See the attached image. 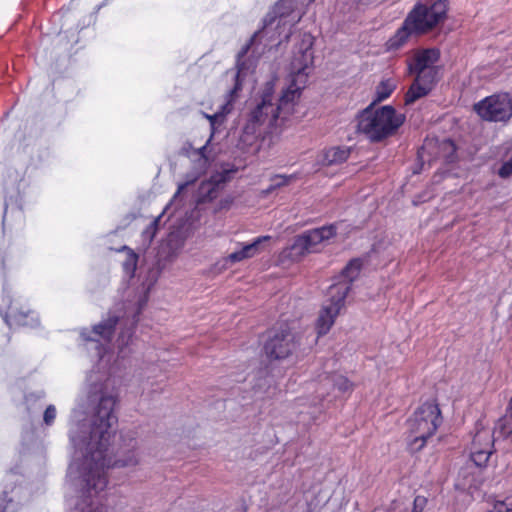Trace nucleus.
<instances>
[{
  "label": "nucleus",
  "instance_id": "obj_13",
  "mask_svg": "<svg viewBox=\"0 0 512 512\" xmlns=\"http://www.w3.org/2000/svg\"><path fill=\"white\" fill-rule=\"evenodd\" d=\"M270 238V236H260L254 239V241L249 244L238 243L240 248L224 257L222 260L219 261L218 264L221 265L222 269H227L236 263L252 258L255 255L259 254L260 245L263 242L270 240Z\"/></svg>",
  "mask_w": 512,
  "mask_h": 512
},
{
  "label": "nucleus",
  "instance_id": "obj_21",
  "mask_svg": "<svg viewBox=\"0 0 512 512\" xmlns=\"http://www.w3.org/2000/svg\"><path fill=\"white\" fill-rule=\"evenodd\" d=\"M307 254L310 253L308 252V248L304 242L302 234H300L295 237L293 243L290 246L283 249L280 254V259L282 262L286 260L291 262H298Z\"/></svg>",
  "mask_w": 512,
  "mask_h": 512
},
{
  "label": "nucleus",
  "instance_id": "obj_3",
  "mask_svg": "<svg viewBox=\"0 0 512 512\" xmlns=\"http://www.w3.org/2000/svg\"><path fill=\"white\" fill-rule=\"evenodd\" d=\"M149 288L133 300L116 304L107 318L95 324L91 329L82 328L80 337L84 349L99 361L101 368H106L112 359V340L116 327L121 331L117 338L118 356L125 358L131 354L130 345L133 343V331L138 317L148 300Z\"/></svg>",
  "mask_w": 512,
  "mask_h": 512
},
{
  "label": "nucleus",
  "instance_id": "obj_26",
  "mask_svg": "<svg viewBox=\"0 0 512 512\" xmlns=\"http://www.w3.org/2000/svg\"><path fill=\"white\" fill-rule=\"evenodd\" d=\"M294 177L285 175H275L271 178L272 188H280L287 185Z\"/></svg>",
  "mask_w": 512,
  "mask_h": 512
},
{
  "label": "nucleus",
  "instance_id": "obj_4",
  "mask_svg": "<svg viewBox=\"0 0 512 512\" xmlns=\"http://www.w3.org/2000/svg\"><path fill=\"white\" fill-rule=\"evenodd\" d=\"M304 14L305 11L299 7V0H279L275 4L272 11L264 18L262 29L255 32L250 41L238 53L236 82L233 89L229 91L226 102L213 115H205L209 119L212 129L216 124H221L226 115L231 112L236 93L241 89L242 78L255 66L254 60L246 58L249 50L253 49V54L262 52L267 45L274 41V30H277L280 36L287 29L285 39H288L291 28L301 20Z\"/></svg>",
  "mask_w": 512,
  "mask_h": 512
},
{
  "label": "nucleus",
  "instance_id": "obj_1",
  "mask_svg": "<svg viewBox=\"0 0 512 512\" xmlns=\"http://www.w3.org/2000/svg\"><path fill=\"white\" fill-rule=\"evenodd\" d=\"M89 400L94 404L92 414L85 417L79 407L74 409L69 430L74 451L67 477L81 488V499L72 512H103L98 497L107 487V470L131 469L141 463L139 441L131 433L122 437L118 457L112 461L109 456L110 440L118 421V391L112 380L92 383Z\"/></svg>",
  "mask_w": 512,
  "mask_h": 512
},
{
  "label": "nucleus",
  "instance_id": "obj_6",
  "mask_svg": "<svg viewBox=\"0 0 512 512\" xmlns=\"http://www.w3.org/2000/svg\"><path fill=\"white\" fill-rule=\"evenodd\" d=\"M442 424L438 404L425 402L406 420V439L408 449L413 452L422 450Z\"/></svg>",
  "mask_w": 512,
  "mask_h": 512
},
{
  "label": "nucleus",
  "instance_id": "obj_31",
  "mask_svg": "<svg viewBox=\"0 0 512 512\" xmlns=\"http://www.w3.org/2000/svg\"><path fill=\"white\" fill-rule=\"evenodd\" d=\"M31 395L26 397V401L28 402L30 400Z\"/></svg>",
  "mask_w": 512,
  "mask_h": 512
},
{
  "label": "nucleus",
  "instance_id": "obj_16",
  "mask_svg": "<svg viewBox=\"0 0 512 512\" xmlns=\"http://www.w3.org/2000/svg\"><path fill=\"white\" fill-rule=\"evenodd\" d=\"M227 180V173H216L210 179L203 181L197 193V203L212 201L217 198Z\"/></svg>",
  "mask_w": 512,
  "mask_h": 512
},
{
  "label": "nucleus",
  "instance_id": "obj_28",
  "mask_svg": "<svg viewBox=\"0 0 512 512\" xmlns=\"http://www.w3.org/2000/svg\"><path fill=\"white\" fill-rule=\"evenodd\" d=\"M498 175L501 178H508L512 176V158L502 164L498 170Z\"/></svg>",
  "mask_w": 512,
  "mask_h": 512
},
{
  "label": "nucleus",
  "instance_id": "obj_29",
  "mask_svg": "<svg viewBox=\"0 0 512 512\" xmlns=\"http://www.w3.org/2000/svg\"><path fill=\"white\" fill-rule=\"evenodd\" d=\"M427 504V500L423 496H416L413 501L412 512H422Z\"/></svg>",
  "mask_w": 512,
  "mask_h": 512
},
{
  "label": "nucleus",
  "instance_id": "obj_9",
  "mask_svg": "<svg viewBox=\"0 0 512 512\" xmlns=\"http://www.w3.org/2000/svg\"><path fill=\"white\" fill-rule=\"evenodd\" d=\"M298 345L296 334L285 326L271 331L264 344V352L269 359L281 360L293 354Z\"/></svg>",
  "mask_w": 512,
  "mask_h": 512
},
{
  "label": "nucleus",
  "instance_id": "obj_7",
  "mask_svg": "<svg viewBox=\"0 0 512 512\" xmlns=\"http://www.w3.org/2000/svg\"><path fill=\"white\" fill-rule=\"evenodd\" d=\"M348 286L331 285L328 289V298L324 302L318 319L316 331L318 336L326 335L335 323L340 311L345 306Z\"/></svg>",
  "mask_w": 512,
  "mask_h": 512
},
{
  "label": "nucleus",
  "instance_id": "obj_22",
  "mask_svg": "<svg viewBox=\"0 0 512 512\" xmlns=\"http://www.w3.org/2000/svg\"><path fill=\"white\" fill-rule=\"evenodd\" d=\"M5 320L10 326L16 325L35 327L39 324L37 315L34 312H20L12 307H10L9 311L6 313Z\"/></svg>",
  "mask_w": 512,
  "mask_h": 512
},
{
  "label": "nucleus",
  "instance_id": "obj_5",
  "mask_svg": "<svg viewBox=\"0 0 512 512\" xmlns=\"http://www.w3.org/2000/svg\"><path fill=\"white\" fill-rule=\"evenodd\" d=\"M357 131L370 142L378 143L393 136L403 125L405 116L391 105L375 106L372 102L356 117Z\"/></svg>",
  "mask_w": 512,
  "mask_h": 512
},
{
  "label": "nucleus",
  "instance_id": "obj_14",
  "mask_svg": "<svg viewBox=\"0 0 512 512\" xmlns=\"http://www.w3.org/2000/svg\"><path fill=\"white\" fill-rule=\"evenodd\" d=\"M335 235L336 227L334 225L323 226L302 233V237L309 253L319 252L322 249L324 242L328 241Z\"/></svg>",
  "mask_w": 512,
  "mask_h": 512
},
{
  "label": "nucleus",
  "instance_id": "obj_12",
  "mask_svg": "<svg viewBox=\"0 0 512 512\" xmlns=\"http://www.w3.org/2000/svg\"><path fill=\"white\" fill-rule=\"evenodd\" d=\"M331 389L344 394L352 392L354 386L346 376L339 373L320 375L316 390L317 398L323 399Z\"/></svg>",
  "mask_w": 512,
  "mask_h": 512
},
{
  "label": "nucleus",
  "instance_id": "obj_25",
  "mask_svg": "<svg viewBox=\"0 0 512 512\" xmlns=\"http://www.w3.org/2000/svg\"><path fill=\"white\" fill-rule=\"evenodd\" d=\"M137 255L133 252H130L128 257H127V260L123 263V269L125 271V273L127 275H129L130 277H133L134 273H135V270H136V266H137Z\"/></svg>",
  "mask_w": 512,
  "mask_h": 512
},
{
  "label": "nucleus",
  "instance_id": "obj_17",
  "mask_svg": "<svg viewBox=\"0 0 512 512\" xmlns=\"http://www.w3.org/2000/svg\"><path fill=\"white\" fill-rule=\"evenodd\" d=\"M438 49L430 48L415 53L412 62L409 64L411 72L437 69L435 63L439 60Z\"/></svg>",
  "mask_w": 512,
  "mask_h": 512
},
{
  "label": "nucleus",
  "instance_id": "obj_11",
  "mask_svg": "<svg viewBox=\"0 0 512 512\" xmlns=\"http://www.w3.org/2000/svg\"><path fill=\"white\" fill-rule=\"evenodd\" d=\"M437 72V69L412 72L416 77L405 95V104H412L426 96L433 89L437 81Z\"/></svg>",
  "mask_w": 512,
  "mask_h": 512
},
{
  "label": "nucleus",
  "instance_id": "obj_10",
  "mask_svg": "<svg viewBox=\"0 0 512 512\" xmlns=\"http://www.w3.org/2000/svg\"><path fill=\"white\" fill-rule=\"evenodd\" d=\"M475 110L484 120L507 121L512 117V96L499 93L486 97L475 104Z\"/></svg>",
  "mask_w": 512,
  "mask_h": 512
},
{
  "label": "nucleus",
  "instance_id": "obj_27",
  "mask_svg": "<svg viewBox=\"0 0 512 512\" xmlns=\"http://www.w3.org/2000/svg\"><path fill=\"white\" fill-rule=\"evenodd\" d=\"M56 408L54 405L47 406L44 415H43V421L47 426H50L54 423V420L56 418Z\"/></svg>",
  "mask_w": 512,
  "mask_h": 512
},
{
  "label": "nucleus",
  "instance_id": "obj_23",
  "mask_svg": "<svg viewBox=\"0 0 512 512\" xmlns=\"http://www.w3.org/2000/svg\"><path fill=\"white\" fill-rule=\"evenodd\" d=\"M396 88V83L392 79H386L376 87V98L373 102H380L387 99Z\"/></svg>",
  "mask_w": 512,
  "mask_h": 512
},
{
  "label": "nucleus",
  "instance_id": "obj_30",
  "mask_svg": "<svg viewBox=\"0 0 512 512\" xmlns=\"http://www.w3.org/2000/svg\"><path fill=\"white\" fill-rule=\"evenodd\" d=\"M274 190H276V188H272V183H271L270 186L265 190V193L269 194V193H272Z\"/></svg>",
  "mask_w": 512,
  "mask_h": 512
},
{
  "label": "nucleus",
  "instance_id": "obj_18",
  "mask_svg": "<svg viewBox=\"0 0 512 512\" xmlns=\"http://www.w3.org/2000/svg\"><path fill=\"white\" fill-rule=\"evenodd\" d=\"M351 153V148L346 146H333L324 149L317 158V162L322 166L338 165L345 162Z\"/></svg>",
  "mask_w": 512,
  "mask_h": 512
},
{
  "label": "nucleus",
  "instance_id": "obj_8",
  "mask_svg": "<svg viewBox=\"0 0 512 512\" xmlns=\"http://www.w3.org/2000/svg\"><path fill=\"white\" fill-rule=\"evenodd\" d=\"M448 10L447 0H436L430 6L418 4L408 14V23L414 25L416 33L422 34L433 29L444 20Z\"/></svg>",
  "mask_w": 512,
  "mask_h": 512
},
{
  "label": "nucleus",
  "instance_id": "obj_2",
  "mask_svg": "<svg viewBox=\"0 0 512 512\" xmlns=\"http://www.w3.org/2000/svg\"><path fill=\"white\" fill-rule=\"evenodd\" d=\"M313 37L305 33L293 52L286 88L277 98L274 94L275 84H265L260 99L248 114L240 136V142L252 146L261 137L273 133V130L286 120L293 112L302 91L308 83L313 65Z\"/></svg>",
  "mask_w": 512,
  "mask_h": 512
},
{
  "label": "nucleus",
  "instance_id": "obj_15",
  "mask_svg": "<svg viewBox=\"0 0 512 512\" xmlns=\"http://www.w3.org/2000/svg\"><path fill=\"white\" fill-rule=\"evenodd\" d=\"M212 136L213 135L210 136V138L207 140L205 145H203L199 149H196L192 153L191 156L196 161L195 165H196L197 172H195L184 183H182L178 186L177 192L174 195V200H176L181 194H183L185 192V190L188 188V186L193 184L197 180L199 175L206 170L208 163H209V159H210V156L207 154V151H208V146H209Z\"/></svg>",
  "mask_w": 512,
  "mask_h": 512
},
{
  "label": "nucleus",
  "instance_id": "obj_20",
  "mask_svg": "<svg viewBox=\"0 0 512 512\" xmlns=\"http://www.w3.org/2000/svg\"><path fill=\"white\" fill-rule=\"evenodd\" d=\"M362 269V260L359 258L352 259L343 268L341 274L336 278V282L332 285L348 286L347 294L351 290L352 282L356 280Z\"/></svg>",
  "mask_w": 512,
  "mask_h": 512
},
{
  "label": "nucleus",
  "instance_id": "obj_24",
  "mask_svg": "<svg viewBox=\"0 0 512 512\" xmlns=\"http://www.w3.org/2000/svg\"><path fill=\"white\" fill-rule=\"evenodd\" d=\"M161 215L155 218L150 225L143 231L142 237L147 243H151L158 230Z\"/></svg>",
  "mask_w": 512,
  "mask_h": 512
},
{
  "label": "nucleus",
  "instance_id": "obj_19",
  "mask_svg": "<svg viewBox=\"0 0 512 512\" xmlns=\"http://www.w3.org/2000/svg\"><path fill=\"white\" fill-rule=\"evenodd\" d=\"M418 34L419 33H416V31L414 30V25L412 23H408V17H406L402 26L387 41L386 48L388 51H396L403 47L412 35Z\"/></svg>",
  "mask_w": 512,
  "mask_h": 512
}]
</instances>
